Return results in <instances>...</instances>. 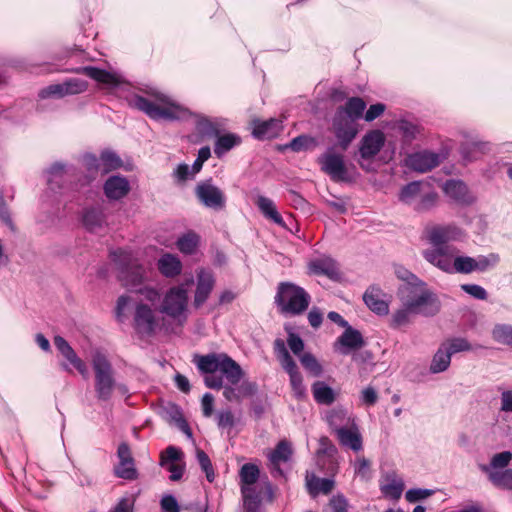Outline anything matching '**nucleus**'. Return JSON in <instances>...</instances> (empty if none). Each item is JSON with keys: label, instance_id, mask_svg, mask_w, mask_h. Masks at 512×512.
<instances>
[{"label": "nucleus", "instance_id": "f257e3e1", "mask_svg": "<svg viewBox=\"0 0 512 512\" xmlns=\"http://www.w3.org/2000/svg\"><path fill=\"white\" fill-rule=\"evenodd\" d=\"M400 307L391 316L390 326L400 328L408 325L415 315L435 316L441 308L436 293L421 280L414 285H400L397 290Z\"/></svg>", "mask_w": 512, "mask_h": 512}, {"label": "nucleus", "instance_id": "f03ea898", "mask_svg": "<svg viewBox=\"0 0 512 512\" xmlns=\"http://www.w3.org/2000/svg\"><path fill=\"white\" fill-rule=\"evenodd\" d=\"M462 235L461 229L454 225L435 226L428 229L426 239L432 247L423 251V257L440 270L452 273V258L458 250L447 243L460 239Z\"/></svg>", "mask_w": 512, "mask_h": 512}, {"label": "nucleus", "instance_id": "7ed1b4c3", "mask_svg": "<svg viewBox=\"0 0 512 512\" xmlns=\"http://www.w3.org/2000/svg\"><path fill=\"white\" fill-rule=\"evenodd\" d=\"M147 97L134 94L128 99L131 107L144 112L154 120H181L191 113L188 108L178 104L169 96L151 88L146 91Z\"/></svg>", "mask_w": 512, "mask_h": 512}, {"label": "nucleus", "instance_id": "20e7f679", "mask_svg": "<svg viewBox=\"0 0 512 512\" xmlns=\"http://www.w3.org/2000/svg\"><path fill=\"white\" fill-rule=\"evenodd\" d=\"M194 362L202 373L208 374L204 381L205 385L211 389L223 387V378L214 375L216 371H220L232 385L239 383L243 377V371L239 364L225 353L195 356Z\"/></svg>", "mask_w": 512, "mask_h": 512}, {"label": "nucleus", "instance_id": "39448f33", "mask_svg": "<svg viewBox=\"0 0 512 512\" xmlns=\"http://www.w3.org/2000/svg\"><path fill=\"white\" fill-rule=\"evenodd\" d=\"M143 295V301L135 305L133 315V326L136 332L149 337L156 334L163 327V317L160 316V310H157V304L161 299L160 292L152 287H144L140 290Z\"/></svg>", "mask_w": 512, "mask_h": 512}, {"label": "nucleus", "instance_id": "423d86ee", "mask_svg": "<svg viewBox=\"0 0 512 512\" xmlns=\"http://www.w3.org/2000/svg\"><path fill=\"white\" fill-rule=\"evenodd\" d=\"M192 283L193 279L191 278L184 283L170 287L160 304V312L180 325L188 319L189 287Z\"/></svg>", "mask_w": 512, "mask_h": 512}, {"label": "nucleus", "instance_id": "0eeeda50", "mask_svg": "<svg viewBox=\"0 0 512 512\" xmlns=\"http://www.w3.org/2000/svg\"><path fill=\"white\" fill-rule=\"evenodd\" d=\"M275 303L281 313L298 315L308 308L310 296L302 287L283 282L278 286Z\"/></svg>", "mask_w": 512, "mask_h": 512}, {"label": "nucleus", "instance_id": "6e6552de", "mask_svg": "<svg viewBox=\"0 0 512 512\" xmlns=\"http://www.w3.org/2000/svg\"><path fill=\"white\" fill-rule=\"evenodd\" d=\"M111 257L119 267V278L124 286L135 287L146 278L145 269L130 250L119 248L111 252Z\"/></svg>", "mask_w": 512, "mask_h": 512}, {"label": "nucleus", "instance_id": "1a4fd4ad", "mask_svg": "<svg viewBox=\"0 0 512 512\" xmlns=\"http://www.w3.org/2000/svg\"><path fill=\"white\" fill-rule=\"evenodd\" d=\"M92 366L95 372V391L98 399L107 401L112 397L116 387L113 378V370L110 362L100 352H96L92 357Z\"/></svg>", "mask_w": 512, "mask_h": 512}, {"label": "nucleus", "instance_id": "9d476101", "mask_svg": "<svg viewBox=\"0 0 512 512\" xmlns=\"http://www.w3.org/2000/svg\"><path fill=\"white\" fill-rule=\"evenodd\" d=\"M332 129L339 146L341 149L346 150L357 136L359 125L357 122L353 121V119L335 113Z\"/></svg>", "mask_w": 512, "mask_h": 512}, {"label": "nucleus", "instance_id": "9b49d317", "mask_svg": "<svg viewBox=\"0 0 512 512\" xmlns=\"http://www.w3.org/2000/svg\"><path fill=\"white\" fill-rule=\"evenodd\" d=\"M321 169L334 181L347 180V169L344 158L332 150H328L318 159Z\"/></svg>", "mask_w": 512, "mask_h": 512}, {"label": "nucleus", "instance_id": "f8f14e48", "mask_svg": "<svg viewBox=\"0 0 512 512\" xmlns=\"http://www.w3.org/2000/svg\"><path fill=\"white\" fill-rule=\"evenodd\" d=\"M216 280L212 271L201 268L196 272V288L193 297V306L199 309L210 297Z\"/></svg>", "mask_w": 512, "mask_h": 512}, {"label": "nucleus", "instance_id": "ddd939ff", "mask_svg": "<svg viewBox=\"0 0 512 512\" xmlns=\"http://www.w3.org/2000/svg\"><path fill=\"white\" fill-rule=\"evenodd\" d=\"M88 83L81 79H69L60 84H53L44 89L39 93L41 98L48 97H64L67 95H75L83 93L87 90Z\"/></svg>", "mask_w": 512, "mask_h": 512}, {"label": "nucleus", "instance_id": "4468645a", "mask_svg": "<svg viewBox=\"0 0 512 512\" xmlns=\"http://www.w3.org/2000/svg\"><path fill=\"white\" fill-rule=\"evenodd\" d=\"M195 193L199 201L206 207L222 209L225 206L226 199L224 193L209 182L198 184Z\"/></svg>", "mask_w": 512, "mask_h": 512}, {"label": "nucleus", "instance_id": "2eb2a0df", "mask_svg": "<svg viewBox=\"0 0 512 512\" xmlns=\"http://www.w3.org/2000/svg\"><path fill=\"white\" fill-rule=\"evenodd\" d=\"M119 464L115 468L117 477L134 480L137 478V470L134 465V459L127 443H121L117 450Z\"/></svg>", "mask_w": 512, "mask_h": 512}, {"label": "nucleus", "instance_id": "dca6fc26", "mask_svg": "<svg viewBox=\"0 0 512 512\" xmlns=\"http://www.w3.org/2000/svg\"><path fill=\"white\" fill-rule=\"evenodd\" d=\"M363 345L364 340L361 333L349 326L334 343V350L342 355H347L351 351L361 348Z\"/></svg>", "mask_w": 512, "mask_h": 512}, {"label": "nucleus", "instance_id": "f3484780", "mask_svg": "<svg viewBox=\"0 0 512 512\" xmlns=\"http://www.w3.org/2000/svg\"><path fill=\"white\" fill-rule=\"evenodd\" d=\"M54 345L61 355L81 374L84 379L89 378V370L84 361L79 358L70 344L61 336L54 337Z\"/></svg>", "mask_w": 512, "mask_h": 512}, {"label": "nucleus", "instance_id": "a211bd4d", "mask_svg": "<svg viewBox=\"0 0 512 512\" xmlns=\"http://www.w3.org/2000/svg\"><path fill=\"white\" fill-rule=\"evenodd\" d=\"M83 73L106 88H115L123 83V79L117 73L109 72L92 66L82 67L76 70Z\"/></svg>", "mask_w": 512, "mask_h": 512}, {"label": "nucleus", "instance_id": "6ab92c4d", "mask_svg": "<svg viewBox=\"0 0 512 512\" xmlns=\"http://www.w3.org/2000/svg\"><path fill=\"white\" fill-rule=\"evenodd\" d=\"M406 166L418 172H426L436 167L440 163V156L436 153L423 151L409 155L406 160Z\"/></svg>", "mask_w": 512, "mask_h": 512}, {"label": "nucleus", "instance_id": "aec40b11", "mask_svg": "<svg viewBox=\"0 0 512 512\" xmlns=\"http://www.w3.org/2000/svg\"><path fill=\"white\" fill-rule=\"evenodd\" d=\"M385 136L380 130L368 132L361 140L360 155L362 158H372L379 153L384 146Z\"/></svg>", "mask_w": 512, "mask_h": 512}, {"label": "nucleus", "instance_id": "412c9836", "mask_svg": "<svg viewBox=\"0 0 512 512\" xmlns=\"http://www.w3.org/2000/svg\"><path fill=\"white\" fill-rule=\"evenodd\" d=\"M490 265L489 260L481 256L478 259H474L468 256H455L452 258V272L458 273H471L476 270L483 271Z\"/></svg>", "mask_w": 512, "mask_h": 512}, {"label": "nucleus", "instance_id": "4be33fe9", "mask_svg": "<svg viewBox=\"0 0 512 512\" xmlns=\"http://www.w3.org/2000/svg\"><path fill=\"white\" fill-rule=\"evenodd\" d=\"M380 490L385 497L398 500L404 490V481L393 471L385 473L380 480Z\"/></svg>", "mask_w": 512, "mask_h": 512}, {"label": "nucleus", "instance_id": "5701e85b", "mask_svg": "<svg viewBox=\"0 0 512 512\" xmlns=\"http://www.w3.org/2000/svg\"><path fill=\"white\" fill-rule=\"evenodd\" d=\"M383 291L376 286L369 287L363 295V300L367 307L378 315H387L389 313L388 302L384 299Z\"/></svg>", "mask_w": 512, "mask_h": 512}, {"label": "nucleus", "instance_id": "b1692460", "mask_svg": "<svg viewBox=\"0 0 512 512\" xmlns=\"http://www.w3.org/2000/svg\"><path fill=\"white\" fill-rule=\"evenodd\" d=\"M336 436L342 446L348 447L355 452L362 449V436L355 423L350 427L336 428Z\"/></svg>", "mask_w": 512, "mask_h": 512}, {"label": "nucleus", "instance_id": "393cba45", "mask_svg": "<svg viewBox=\"0 0 512 512\" xmlns=\"http://www.w3.org/2000/svg\"><path fill=\"white\" fill-rule=\"evenodd\" d=\"M282 129V121L275 118L266 121L256 120L253 122V135L261 140L277 137Z\"/></svg>", "mask_w": 512, "mask_h": 512}, {"label": "nucleus", "instance_id": "a878e982", "mask_svg": "<svg viewBox=\"0 0 512 512\" xmlns=\"http://www.w3.org/2000/svg\"><path fill=\"white\" fill-rule=\"evenodd\" d=\"M129 191V182L121 176H112L104 184L105 195L110 200H119L125 197Z\"/></svg>", "mask_w": 512, "mask_h": 512}, {"label": "nucleus", "instance_id": "bb28decb", "mask_svg": "<svg viewBox=\"0 0 512 512\" xmlns=\"http://www.w3.org/2000/svg\"><path fill=\"white\" fill-rule=\"evenodd\" d=\"M293 450L291 444L286 441H280L274 450L267 454L270 465L279 474H281L280 464L288 462L292 456Z\"/></svg>", "mask_w": 512, "mask_h": 512}, {"label": "nucleus", "instance_id": "cd10ccee", "mask_svg": "<svg viewBox=\"0 0 512 512\" xmlns=\"http://www.w3.org/2000/svg\"><path fill=\"white\" fill-rule=\"evenodd\" d=\"M309 271L316 275H325L335 278L339 275L337 263L330 257L323 256L309 262Z\"/></svg>", "mask_w": 512, "mask_h": 512}, {"label": "nucleus", "instance_id": "c85d7f7f", "mask_svg": "<svg viewBox=\"0 0 512 512\" xmlns=\"http://www.w3.org/2000/svg\"><path fill=\"white\" fill-rule=\"evenodd\" d=\"M157 266L160 273L167 278H174L182 271V262L178 256L170 253L163 254L158 259Z\"/></svg>", "mask_w": 512, "mask_h": 512}, {"label": "nucleus", "instance_id": "c756f323", "mask_svg": "<svg viewBox=\"0 0 512 512\" xmlns=\"http://www.w3.org/2000/svg\"><path fill=\"white\" fill-rule=\"evenodd\" d=\"M445 194L460 203H471L473 198L469 195L466 185L459 180H449L443 185Z\"/></svg>", "mask_w": 512, "mask_h": 512}, {"label": "nucleus", "instance_id": "7c9ffc66", "mask_svg": "<svg viewBox=\"0 0 512 512\" xmlns=\"http://www.w3.org/2000/svg\"><path fill=\"white\" fill-rule=\"evenodd\" d=\"M365 109L366 103L362 98L352 97L347 100L344 106L339 107L336 113L357 122L361 117H364Z\"/></svg>", "mask_w": 512, "mask_h": 512}, {"label": "nucleus", "instance_id": "2f4dec72", "mask_svg": "<svg viewBox=\"0 0 512 512\" xmlns=\"http://www.w3.org/2000/svg\"><path fill=\"white\" fill-rule=\"evenodd\" d=\"M255 203L265 218L281 227H285L282 216L278 212L275 203L270 198L259 195Z\"/></svg>", "mask_w": 512, "mask_h": 512}, {"label": "nucleus", "instance_id": "473e14b6", "mask_svg": "<svg viewBox=\"0 0 512 512\" xmlns=\"http://www.w3.org/2000/svg\"><path fill=\"white\" fill-rule=\"evenodd\" d=\"M83 224L89 231L98 232L107 225L106 215L101 208H89L83 214Z\"/></svg>", "mask_w": 512, "mask_h": 512}, {"label": "nucleus", "instance_id": "72a5a7b5", "mask_svg": "<svg viewBox=\"0 0 512 512\" xmlns=\"http://www.w3.org/2000/svg\"><path fill=\"white\" fill-rule=\"evenodd\" d=\"M314 400L318 404L330 405L336 400V392L324 381H316L311 387Z\"/></svg>", "mask_w": 512, "mask_h": 512}, {"label": "nucleus", "instance_id": "f704fd0d", "mask_svg": "<svg viewBox=\"0 0 512 512\" xmlns=\"http://www.w3.org/2000/svg\"><path fill=\"white\" fill-rule=\"evenodd\" d=\"M426 182L414 181L402 188L399 199L406 204H417Z\"/></svg>", "mask_w": 512, "mask_h": 512}, {"label": "nucleus", "instance_id": "c9c22d12", "mask_svg": "<svg viewBox=\"0 0 512 512\" xmlns=\"http://www.w3.org/2000/svg\"><path fill=\"white\" fill-rule=\"evenodd\" d=\"M199 243L200 236L193 231H188L178 238L176 245L181 253L192 255L197 251Z\"/></svg>", "mask_w": 512, "mask_h": 512}, {"label": "nucleus", "instance_id": "e433bc0d", "mask_svg": "<svg viewBox=\"0 0 512 512\" xmlns=\"http://www.w3.org/2000/svg\"><path fill=\"white\" fill-rule=\"evenodd\" d=\"M289 375L290 385L293 391V395L297 399H303L306 396V388L303 384V378L300 372L298 371L297 365L292 364V366H288L283 368Z\"/></svg>", "mask_w": 512, "mask_h": 512}, {"label": "nucleus", "instance_id": "4c0bfd02", "mask_svg": "<svg viewBox=\"0 0 512 512\" xmlns=\"http://www.w3.org/2000/svg\"><path fill=\"white\" fill-rule=\"evenodd\" d=\"M451 356L447 347L442 344L433 356L430 371L432 373H440L447 370L451 362Z\"/></svg>", "mask_w": 512, "mask_h": 512}, {"label": "nucleus", "instance_id": "58836bf2", "mask_svg": "<svg viewBox=\"0 0 512 512\" xmlns=\"http://www.w3.org/2000/svg\"><path fill=\"white\" fill-rule=\"evenodd\" d=\"M488 473L490 481L497 487L512 489V469L501 471H490L489 468H483Z\"/></svg>", "mask_w": 512, "mask_h": 512}, {"label": "nucleus", "instance_id": "ea45409f", "mask_svg": "<svg viewBox=\"0 0 512 512\" xmlns=\"http://www.w3.org/2000/svg\"><path fill=\"white\" fill-rule=\"evenodd\" d=\"M307 487L309 493L313 496H316L319 493L328 494L334 487V481L328 478L312 476L310 479H307Z\"/></svg>", "mask_w": 512, "mask_h": 512}, {"label": "nucleus", "instance_id": "a19ab883", "mask_svg": "<svg viewBox=\"0 0 512 512\" xmlns=\"http://www.w3.org/2000/svg\"><path fill=\"white\" fill-rule=\"evenodd\" d=\"M47 181L51 189H54L56 186L60 187L62 181L68 179L70 176V171L65 169V166L61 163H55L48 170Z\"/></svg>", "mask_w": 512, "mask_h": 512}, {"label": "nucleus", "instance_id": "79ce46f5", "mask_svg": "<svg viewBox=\"0 0 512 512\" xmlns=\"http://www.w3.org/2000/svg\"><path fill=\"white\" fill-rule=\"evenodd\" d=\"M240 139L233 134H226L223 136L218 137L214 152L218 157H221L223 154L228 152L230 149H232L234 146L239 144Z\"/></svg>", "mask_w": 512, "mask_h": 512}, {"label": "nucleus", "instance_id": "37998d69", "mask_svg": "<svg viewBox=\"0 0 512 512\" xmlns=\"http://www.w3.org/2000/svg\"><path fill=\"white\" fill-rule=\"evenodd\" d=\"M437 200V194L432 191L431 186L426 182L422 193L420 194L419 201L415 205V209L418 211H424L435 205Z\"/></svg>", "mask_w": 512, "mask_h": 512}, {"label": "nucleus", "instance_id": "c03bdc74", "mask_svg": "<svg viewBox=\"0 0 512 512\" xmlns=\"http://www.w3.org/2000/svg\"><path fill=\"white\" fill-rule=\"evenodd\" d=\"M101 172L108 173L122 165L121 159L111 151H104L100 157Z\"/></svg>", "mask_w": 512, "mask_h": 512}, {"label": "nucleus", "instance_id": "a18cd8bd", "mask_svg": "<svg viewBox=\"0 0 512 512\" xmlns=\"http://www.w3.org/2000/svg\"><path fill=\"white\" fill-rule=\"evenodd\" d=\"M259 469L254 464H244L240 469L241 485H253L259 478Z\"/></svg>", "mask_w": 512, "mask_h": 512}, {"label": "nucleus", "instance_id": "49530a36", "mask_svg": "<svg viewBox=\"0 0 512 512\" xmlns=\"http://www.w3.org/2000/svg\"><path fill=\"white\" fill-rule=\"evenodd\" d=\"M274 351L276 353V356L278 360L280 361V364L282 368H286L288 366H292V364H295V361L290 356L285 342L282 339H276L274 342Z\"/></svg>", "mask_w": 512, "mask_h": 512}, {"label": "nucleus", "instance_id": "de8ad7c7", "mask_svg": "<svg viewBox=\"0 0 512 512\" xmlns=\"http://www.w3.org/2000/svg\"><path fill=\"white\" fill-rule=\"evenodd\" d=\"M512 460V453L510 451H503L495 454L490 461L489 466H483V468H489L490 471H501L506 468Z\"/></svg>", "mask_w": 512, "mask_h": 512}, {"label": "nucleus", "instance_id": "09e8293b", "mask_svg": "<svg viewBox=\"0 0 512 512\" xmlns=\"http://www.w3.org/2000/svg\"><path fill=\"white\" fill-rule=\"evenodd\" d=\"M303 367L313 376H319L322 373V367L317 359L311 353H303L300 356Z\"/></svg>", "mask_w": 512, "mask_h": 512}, {"label": "nucleus", "instance_id": "8fccbe9b", "mask_svg": "<svg viewBox=\"0 0 512 512\" xmlns=\"http://www.w3.org/2000/svg\"><path fill=\"white\" fill-rule=\"evenodd\" d=\"M492 335L497 342L512 345V326L497 325L493 329Z\"/></svg>", "mask_w": 512, "mask_h": 512}, {"label": "nucleus", "instance_id": "3c124183", "mask_svg": "<svg viewBox=\"0 0 512 512\" xmlns=\"http://www.w3.org/2000/svg\"><path fill=\"white\" fill-rule=\"evenodd\" d=\"M394 272L396 277L403 282L402 285H414L417 282H420L421 279L409 271L402 265H395Z\"/></svg>", "mask_w": 512, "mask_h": 512}, {"label": "nucleus", "instance_id": "603ef678", "mask_svg": "<svg viewBox=\"0 0 512 512\" xmlns=\"http://www.w3.org/2000/svg\"><path fill=\"white\" fill-rule=\"evenodd\" d=\"M241 493L243 496L244 506L252 511L258 504V496L256 495L252 485H241Z\"/></svg>", "mask_w": 512, "mask_h": 512}, {"label": "nucleus", "instance_id": "864d4df0", "mask_svg": "<svg viewBox=\"0 0 512 512\" xmlns=\"http://www.w3.org/2000/svg\"><path fill=\"white\" fill-rule=\"evenodd\" d=\"M183 453L181 450L174 446H169L161 453V466L168 465L169 463H178L181 460Z\"/></svg>", "mask_w": 512, "mask_h": 512}, {"label": "nucleus", "instance_id": "5fc2aeb1", "mask_svg": "<svg viewBox=\"0 0 512 512\" xmlns=\"http://www.w3.org/2000/svg\"><path fill=\"white\" fill-rule=\"evenodd\" d=\"M398 129L406 141H412L420 133L417 125L404 120L398 123Z\"/></svg>", "mask_w": 512, "mask_h": 512}, {"label": "nucleus", "instance_id": "6e6d98bb", "mask_svg": "<svg viewBox=\"0 0 512 512\" xmlns=\"http://www.w3.org/2000/svg\"><path fill=\"white\" fill-rule=\"evenodd\" d=\"M488 148L487 144L481 142H474L470 146L464 147L462 150L463 157L472 161L478 158V154H482Z\"/></svg>", "mask_w": 512, "mask_h": 512}, {"label": "nucleus", "instance_id": "4d7b16f0", "mask_svg": "<svg viewBox=\"0 0 512 512\" xmlns=\"http://www.w3.org/2000/svg\"><path fill=\"white\" fill-rule=\"evenodd\" d=\"M314 146L315 140L312 137L305 135L294 138L289 144V147L295 152L307 150L313 148Z\"/></svg>", "mask_w": 512, "mask_h": 512}, {"label": "nucleus", "instance_id": "13d9d810", "mask_svg": "<svg viewBox=\"0 0 512 512\" xmlns=\"http://www.w3.org/2000/svg\"><path fill=\"white\" fill-rule=\"evenodd\" d=\"M197 459H198V462H199L202 470L206 474L207 480L209 482H213L215 474H214L212 463H211L208 455L202 450H197Z\"/></svg>", "mask_w": 512, "mask_h": 512}, {"label": "nucleus", "instance_id": "bf43d9fd", "mask_svg": "<svg viewBox=\"0 0 512 512\" xmlns=\"http://www.w3.org/2000/svg\"><path fill=\"white\" fill-rule=\"evenodd\" d=\"M443 345L447 347V350L451 355L458 352L471 350V345L464 338H454L446 343H443Z\"/></svg>", "mask_w": 512, "mask_h": 512}, {"label": "nucleus", "instance_id": "052dcab7", "mask_svg": "<svg viewBox=\"0 0 512 512\" xmlns=\"http://www.w3.org/2000/svg\"><path fill=\"white\" fill-rule=\"evenodd\" d=\"M433 493L434 491L429 489H409L405 494V498L408 502L414 503L430 497Z\"/></svg>", "mask_w": 512, "mask_h": 512}, {"label": "nucleus", "instance_id": "680f3d73", "mask_svg": "<svg viewBox=\"0 0 512 512\" xmlns=\"http://www.w3.org/2000/svg\"><path fill=\"white\" fill-rule=\"evenodd\" d=\"M354 471L357 476L367 480L370 476V462L365 458H359L354 463Z\"/></svg>", "mask_w": 512, "mask_h": 512}, {"label": "nucleus", "instance_id": "e2e57ef3", "mask_svg": "<svg viewBox=\"0 0 512 512\" xmlns=\"http://www.w3.org/2000/svg\"><path fill=\"white\" fill-rule=\"evenodd\" d=\"M199 126L202 133L207 135H216L223 124L216 120L204 119L199 123Z\"/></svg>", "mask_w": 512, "mask_h": 512}, {"label": "nucleus", "instance_id": "0e129e2a", "mask_svg": "<svg viewBox=\"0 0 512 512\" xmlns=\"http://www.w3.org/2000/svg\"><path fill=\"white\" fill-rule=\"evenodd\" d=\"M345 419L346 413L343 410H333L327 415V421L335 433L336 428H340L339 425L342 424Z\"/></svg>", "mask_w": 512, "mask_h": 512}, {"label": "nucleus", "instance_id": "69168bd1", "mask_svg": "<svg viewBox=\"0 0 512 512\" xmlns=\"http://www.w3.org/2000/svg\"><path fill=\"white\" fill-rule=\"evenodd\" d=\"M287 343H288V346L291 349V351L295 355L300 357L301 356L300 354H301V352L304 349V342H303V340L298 335H296L295 333L289 332Z\"/></svg>", "mask_w": 512, "mask_h": 512}, {"label": "nucleus", "instance_id": "338daca9", "mask_svg": "<svg viewBox=\"0 0 512 512\" xmlns=\"http://www.w3.org/2000/svg\"><path fill=\"white\" fill-rule=\"evenodd\" d=\"M462 290L465 291L467 294L471 295L472 297L480 300H484L487 298V292L486 290L476 284H463L461 286Z\"/></svg>", "mask_w": 512, "mask_h": 512}, {"label": "nucleus", "instance_id": "774afa93", "mask_svg": "<svg viewBox=\"0 0 512 512\" xmlns=\"http://www.w3.org/2000/svg\"><path fill=\"white\" fill-rule=\"evenodd\" d=\"M162 512H179V505L175 497L166 495L161 499Z\"/></svg>", "mask_w": 512, "mask_h": 512}]
</instances>
